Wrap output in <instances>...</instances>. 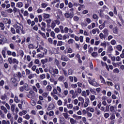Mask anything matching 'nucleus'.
Returning a JSON list of instances; mask_svg holds the SVG:
<instances>
[{
  "label": "nucleus",
  "mask_w": 124,
  "mask_h": 124,
  "mask_svg": "<svg viewBox=\"0 0 124 124\" xmlns=\"http://www.w3.org/2000/svg\"><path fill=\"white\" fill-rule=\"evenodd\" d=\"M48 71L54 77H56V75L59 74V70L57 69H54V68L52 66L49 67Z\"/></svg>",
  "instance_id": "nucleus-1"
},
{
  "label": "nucleus",
  "mask_w": 124,
  "mask_h": 124,
  "mask_svg": "<svg viewBox=\"0 0 124 124\" xmlns=\"http://www.w3.org/2000/svg\"><path fill=\"white\" fill-rule=\"evenodd\" d=\"M15 27L16 29V32L17 33H20V31H23V25L19 23H16L15 25Z\"/></svg>",
  "instance_id": "nucleus-2"
},
{
  "label": "nucleus",
  "mask_w": 124,
  "mask_h": 124,
  "mask_svg": "<svg viewBox=\"0 0 124 124\" xmlns=\"http://www.w3.org/2000/svg\"><path fill=\"white\" fill-rule=\"evenodd\" d=\"M64 16L65 18H70V19H72V18H73V16H74V15H73V12H70V13H66L64 14Z\"/></svg>",
  "instance_id": "nucleus-3"
},
{
  "label": "nucleus",
  "mask_w": 124,
  "mask_h": 124,
  "mask_svg": "<svg viewBox=\"0 0 124 124\" xmlns=\"http://www.w3.org/2000/svg\"><path fill=\"white\" fill-rule=\"evenodd\" d=\"M47 53V50H43L41 52V53H39L37 57L38 58H44V55H45V53Z\"/></svg>",
  "instance_id": "nucleus-4"
},
{
  "label": "nucleus",
  "mask_w": 124,
  "mask_h": 124,
  "mask_svg": "<svg viewBox=\"0 0 124 124\" xmlns=\"http://www.w3.org/2000/svg\"><path fill=\"white\" fill-rule=\"evenodd\" d=\"M0 109L2 111H3V112L4 114H7V112H8V110H7V108L5 107H4L3 106H1L0 107Z\"/></svg>",
  "instance_id": "nucleus-5"
},
{
  "label": "nucleus",
  "mask_w": 124,
  "mask_h": 124,
  "mask_svg": "<svg viewBox=\"0 0 124 124\" xmlns=\"http://www.w3.org/2000/svg\"><path fill=\"white\" fill-rule=\"evenodd\" d=\"M89 104H90V99L87 98L85 100V102L84 103V108H86V107H88V106H89Z\"/></svg>",
  "instance_id": "nucleus-6"
},
{
  "label": "nucleus",
  "mask_w": 124,
  "mask_h": 124,
  "mask_svg": "<svg viewBox=\"0 0 124 124\" xmlns=\"http://www.w3.org/2000/svg\"><path fill=\"white\" fill-rule=\"evenodd\" d=\"M88 82L90 85H92V86H94V84H95V81L91 79V78H89Z\"/></svg>",
  "instance_id": "nucleus-7"
},
{
  "label": "nucleus",
  "mask_w": 124,
  "mask_h": 124,
  "mask_svg": "<svg viewBox=\"0 0 124 124\" xmlns=\"http://www.w3.org/2000/svg\"><path fill=\"white\" fill-rule=\"evenodd\" d=\"M42 27L41 28V29L42 31H45L46 29L45 28H46V23L45 22H42L41 23Z\"/></svg>",
  "instance_id": "nucleus-8"
},
{
  "label": "nucleus",
  "mask_w": 124,
  "mask_h": 124,
  "mask_svg": "<svg viewBox=\"0 0 124 124\" xmlns=\"http://www.w3.org/2000/svg\"><path fill=\"white\" fill-rule=\"evenodd\" d=\"M54 108H55V105H54V104H50L47 108V110L50 111V110H52L54 109Z\"/></svg>",
  "instance_id": "nucleus-9"
},
{
  "label": "nucleus",
  "mask_w": 124,
  "mask_h": 124,
  "mask_svg": "<svg viewBox=\"0 0 124 124\" xmlns=\"http://www.w3.org/2000/svg\"><path fill=\"white\" fill-rule=\"evenodd\" d=\"M78 100L79 101H80V102H81V105H84V102L85 101L84 98H83L82 96H79L78 98Z\"/></svg>",
  "instance_id": "nucleus-10"
},
{
  "label": "nucleus",
  "mask_w": 124,
  "mask_h": 124,
  "mask_svg": "<svg viewBox=\"0 0 124 124\" xmlns=\"http://www.w3.org/2000/svg\"><path fill=\"white\" fill-rule=\"evenodd\" d=\"M92 31L93 34H95V33H96V32H97V33H99L100 32L99 29L97 28L93 29Z\"/></svg>",
  "instance_id": "nucleus-11"
},
{
  "label": "nucleus",
  "mask_w": 124,
  "mask_h": 124,
  "mask_svg": "<svg viewBox=\"0 0 124 124\" xmlns=\"http://www.w3.org/2000/svg\"><path fill=\"white\" fill-rule=\"evenodd\" d=\"M46 49H45L43 48V47L40 46V47H39V48H38L37 49V53H39V52H40V53H42L43 51H46Z\"/></svg>",
  "instance_id": "nucleus-12"
},
{
  "label": "nucleus",
  "mask_w": 124,
  "mask_h": 124,
  "mask_svg": "<svg viewBox=\"0 0 124 124\" xmlns=\"http://www.w3.org/2000/svg\"><path fill=\"white\" fill-rule=\"evenodd\" d=\"M63 116L66 120H69V115L67 112L63 113Z\"/></svg>",
  "instance_id": "nucleus-13"
},
{
  "label": "nucleus",
  "mask_w": 124,
  "mask_h": 124,
  "mask_svg": "<svg viewBox=\"0 0 124 124\" xmlns=\"http://www.w3.org/2000/svg\"><path fill=\"white\" fill-rule=\"evenodd\" d=\"M51 95L53 96L54 99H55V100H59V97H58L56 94H54L53 93H51Z\"/></svg>",
  "instance_id": "nucleus-14"
},
{
  "label": "nucleus",
  "mask_w": 124,
  "mask_h": 124,
  "mask_svg": "<svg viewBox=\"0 0 124 124\" xmlns=\"http://www.w3.org/2000/svg\"><path fill=\"white\" fill-rule=\"evenodd\" d=\"M2 124H10V121L9 120H2Z\"/></svg>",
  "instance_id": "nucleus-15"
},
{
  "label": "nucleus",
  "mask_w": 124,
  "mask_h": 124,
  "mask_svg": "<svg viewBox=\"0 0 124 124\" xmlns=\"http://www.w3.org/2000/svg\"><path fill=\"white\" fill-rule=\"evenodd\" d=\"M103 32L104 33L105 35H106L107 36H108V34H109V32L107 29H105L103 31Z\"/></svg>",
  "instance_id": "nucleus-16"
},
{
  "label": "nucleus",
  "mask_w": 124,
  "mask_h": 124,
  "mask_svg": "<svg viewBox=\"0 0 124 124\" xmlns=\"http://www.w3.org/2000/svg\"><path fill=\"white\" fill-rule=\"evenodd\" d=\"M46 90L48 92H51L52 91V86H51L50 85H47L46 87Z\"/></svg>",
  "instance_id": "nucleus-17"
},
{
  "label": "nucleus",
  "mask_w": 124,
  "mask_h": 124,
  "mask_svg": "<svg viewBox=\"0 0 124 124\" xmlns=\"http://www.w3.org/2000/svg\"><path fill=\"white\" fill-rule=\"evenodd\" d=\"M61 60H62V61H65V62H67V61H68L69 59L66 58V57H65V56L62 55L61 57Z\"/></svg>",
  "instance_id": "nucleus-18"
},
{
  "label": "nucleus",
  "mask_w": 124,
  "mask_h": 124,
  "mask_svg": "<svg viewBox=\"0 0 124 124\" xmlns=\"http://www.w3.org/2000/svg\"><path fill=\"white\" fill-rule=\"evenodd\" d=\"M27 114V111L26 110H23L21 112H20L19 113V116H23V115H26Z\"/></svg>",
  "instance_id": "nucleus-19"
},
{
  "label": "nucleus",
  "mask_w": 124,
  "mask_h": 124,
  "mask_svg": "<svg viewBox=\"0 0 124 124\" xmlns=\"http://www.w3.org/2000/svg\"><path fill=\"white\" fill-rule=\"evenodd\" d=\"M68 44H73L74 43V40L72 39H70L68 41H67Z\"/></svg>",
  "instance_id": "nucleus-20"
},
{
  "label": "nucleus",
  "mask_w": 124,
  "mask_h": 124,
  "mask_svg": "<svg viewBox=\"0 0 124 124\" xmlns=\"http://www.w3.org/2000/svg\"><path fill=\"white\" fill-rule=\"evenodd\" d=\"M87 110H89L90 112H92V113H93V112H94V108L92 107H88L87 108Z\"/></svg>",
  "instance_id": "nucleus-21"
},
{
  "label": "nucleus",
  "mask_w": 124,
  "mask_h": 124,
  "mask_svg": "<svg viewBox=\"0 0 124 124\" xmlns=\"http://www.w3.org/2000/svg\"><path fill=\"white\" fill-rule=\"evenodd\" d=\"M1 99H2V100H5V99H6V98H7V95H6V94H4V95H2L0 97Z\"/></svg>",
  "instance_id": "nucleus-22"
},
{
  "label": "nucleus",
  "mask_w": 124,
  "mask_h": 124,
  "mask_svg": "<svg viewBox=\"0 0 124 124\" xmlns=\"http://www.w3.org/2000/svg\"><path fill=\"white\" fill-rule=\"evenodd\" d=\"M41 62L43 63V64H45L46 62H48V59H45L41 60Z\"/></svg>",
  "instance_id": "nucleus-23"
},
{
  "label": "nucleus",
  "mask_w": 124,
  "mask_h": 124,
  "mask_svg": "<svg viewBox=\"0 0 124 124\" xmlns=\"http://www.w3.org/2000/svg\"><path fill=\"white\" fill-rule=\"evenodd\" d=\"M44 18H45V19H49V18H50V15L48 14H45L44 15Z\"/></svg>",
  "instance_id": "nucleus-24"
},
{
  "label": "nucleus",
  "mask_w": 124,
  "mask_h": 124,
  "mask_svg": "<svg viewBox=\"0 0 124 124\" xmlns=\"http://www.w3.org/2000/svg\"><path fill=\"white\" fill-rule=\"evenodd\" d=\"M22 122H23V118L21 117H19L17 119V123L18 124H21Z\"/></svg>",
  "instance_id": "nucleus-25"
},
{
  "label": "nucleus",
  "mask_w": 124,
  "mask_h": 124,
  "mask_svg": "<svg viewBox=\"0 0 124 124\" xmlns=\"http://www.w3.org/2000/svg\"><path fill=\"white\" fill-rule=\"evenodd\" d=\"M104 28H105V23H104L99 26V28L100 29V30H103Z\"/></svg>",
  "instance_id": "nucleus-26"
},
{
  "label": "nucleus",
  "mask_w": 124,
  "mask_h": 124,
  "mask_svg": "<svg viewBox=\"0 0 124 124\" xmlns=\"http://www.w3.org/2000/svg\"><path fill=\"white\" fill-rule=\"evenodd\" d=\"M101 82L103 84H104V85H106V82H105V80H104V78H103L101 76L100 77Z\"/></svg>",
  "instance_id": "nucleus-27"
},
{
  "label": "nucleus",
  "mask_w": 124,
  "mask_h": 124,
  "mask_svg": "<svg viewBox=\"0 0 124 124\" xmlns=\"http://www.w3.org/2000/svg\"><path fill=\"white\" fill-rule=\"evenodd\" d=\"M119 29L117 27H114L113 29V31L114 33H118Z\"/></svg>",
  "instance_id": "nucleus-28"
},
{
  "label": "nucleus",
  "mask_w": 124,
  "mask_h": 124,
  "mask_svg": "<svg viewBox=\"0 0 124 124\" xmlns=\"http://www.w3.org/2000/svg\"><path fill=\"white\" fill-rule=\"evenodd\" d=\"M77 95H78V93H77V91H75L74 94L72 96V98H75Z\"/></svg>",
  "instance_id": "nucleus-29"
},
{
  "label": "nucleus",
  "mask_w": 124,
  "mask_h": 124,
  "mask_svg": "<svg viewBox=\"0 0 124 124\" xmlns=\"http://www.w3.org/2000/svg\"><path fill=\"white\" fill-rule=\"evenodd\" d=\"M78 5H79L78 8V10H79V11H80L81 9H82V8H84V7H85V5L78 4Z\"/></svg>",
  "instance_id": "nucleus-30"
},
{
  "label": "nucleus",
  "mask_w": 124,
  "mask_h": 124,
  "mask_svg": "<svg viewBox=\"0 0 124 124\" xmlns=\"http://www.w3.org/2000/svg\"><path fill=\"white\" fill-rule=\"evenodd\" d=\"M90 98L91 101H93V100H94V99H95V96H94V95H91Z\"/></svg>",
  "instance_id": "nucleus-31"
},
{
  "label": "nucleus",
  "mask_w": 124,
  "mask_h": 124,
  "mask_svg": "<svg viewBox=\"0 0 124 124\" xmlns=\"http://www.w3.org/2000/svg\"><path fill=\"white\" fill-rule=\"evenodd\" d=\"M11 110L12 112H13L14 113L15 111V105H12L11 107Z\"/></svg>",
  "instance_id": "nucleus-32"
},
{
  "label": "nucleus",
  "mask_w": 124,
  "mask_h": 124,
  "mask_svg": "<svg viewBox=\"0 0 124 124\" xmlns=\"http://www.w3.org/2000/svg\"><path fill=\"white\" fill-rule=\"evenodd\" d=\"M113 73H120V70L118 68H115L113 70Z\"/></svg>",
  "instance_id": "nucleus-33"
},
{
  "label": "nucleus",
  "mask_w": 124,
  "mask_h": 124,
  "mask_svg": "<svg viewBox=\"0 0 124 124\" xmlns=\"http://www.w3.org/2000/svg\"><path fill=\"white\" fill-rule=\"evenodd\" d=\"M101 46H103L104 48H106V46H107V44L106 42L104 41L103 43H101Z\"/></svg>",
  "instance_id": "nucleus-34"
},
{
  "label": "nucleus",
  "mask_w": 124,
  "mask_h": 124,
  "mask_svg": "<svg viewBox=\"0 0 124 124\" xmlns=\"http://www.w3.org/2000/svg\"><path fill=\"white\" fill-rule=\"evenodd\" d=\"M73 73V70L72 69H70L68 70V75H72Z\"/></svg>",
  "instance_id": "nucleus-35"
},
{
  "label": "nucleus",
  "mask_w": 124,
  "mask_h": 124,
  "mask_svg": "<svg viewBox=\"0 0 124 124\" xmlns=\"http://www.w3.org/2000/svg\"><path fill=\"white\" fill-rule=\"evenodd\" d=\"M13 63H16V64H18L19 63V61H18V60H17V59L14 58L13 59Z\"/></svg>",
  "instance_id": "nucleus-36"
},
{
  "label": "nucleus",
  "mask_w": 124,
  "mask_h": 124,
  "mask_svg": "<svg viewBox=\"0 0 124 124\" xmlns=\"http://www.w3.org/2000/svg\"><path fill=\"white\" fill-rule=\"evenodd\" d=\"M29 49H34V46L32 44H31L28 46Z\"/></svg>",
  "instance_id": "nucleus-37"
},
{
  "label": "nucleus",
  "mask_w": 124,
  "mask_h": 124,
  "mask_svg": "<svg viewBox=\"0 0 124 124\" xmlns=\"http://www.w3.org/2000/svg\"><path fill=\"white\" fill-rule=\"evenodd\" d=\"M81 95L84 97H87V94L85 91H83L81 93Z\"/></svg>",
  "instance_id": "nucleus-38"
},
{
  "label": "nucleus",
  "mask_w": 124,
  "mask_h": 124,
  "mask_svg": "<svg viewBox=\"0 0 124 124\" xmlns=\"http://www.w3.org/2000/svg\"><path fill=\"white\" fill-rule=\"evenodd\" d=\"M15 101L16 103H19V102H20V100L18 99V96H15Z\"/></svg>",
  "instance_id": "nucleus-39"
},
{
  "label": "nucleus",
  "mask_w": 124,
  "mask_h": 124,
  "mask_svg": "<svg viewBox=\"0 0 124 124\" xmlns=\"http://www.w3.org/2000/svg\"><path fill=\"white\" fill-rule=\"evenodd\" d=\"M109 110L111 112H115V108L113 106H111Z\"/></svg>",
  "instance_id": "nucleus-40"
},
{
  "label": "nucleus",
  "mask_w": 124,
  "mask_h": 124,
  "mask_svg": "<svg viewBox=\"0 0 124 124\" xmlns=\"http://www.w3.org/2000/svg\"><path fill=\"white\" fill-rule=\"evenodd\" d=\"M77 93H82V89L80 88H78L77 89Z\"/></svg>",
  "instance_id": "nucleus-41"
},
{
  "label": "nucleus",
  "mask_w": 124,
  "mask_h": 124,
  "mask_svg": "<svg viewBox=\"0 0 124 124\" xmlns=\"http://www.w3.org/2000/svg\"><path fill=\"white\" fill-rule=\"evenodd\" d=\"M67 107L68 109H72L73 108V105L69 104V105H67Z\"/></svg>",
  "instance_id": "nucleus-42"
},
{
  "label": "nucleus",
  "mask_w": 124,
  "mask_h": 124,
  "mask_svg": "<svg viewBox=\"0 0 124 124\" xmlns=\"http://www.w3.org/2000/svg\"><path fill=\"white\" fill-rule=\"evenodd\" d=\"M39 33H40V34H41V35H42L43 37H44V38H46V35H45V33L41 32V31H39Z\"/></svg>",
  "instance_id": "nucleus-43"
},
{
  "label": "nucleus",
  "mask_w": 124,
  "mask_h": 124,
  "mask_svg": "<svg viewBox=\"0 0 124 124\" xmlns=\"http://www.w3.org/2000/svg\"><path fill=\"white\" fill-rule=\"evenodd\" d=\"M17 5L18 7H23V3L21 2H19L17 3Z\"/></svg>",
  "instance_id": "nucleus-44"
},
{
  "label": "nucleus",
  "mask_w": 124,
  "mask_h": 124,
  "mask_svg": "<svg viewBox=\"0 0 124 124\" xmlns=\"http://www.w3.org/2000/svg\"><path fill=\"white\" fill-rule=\"evenodd\" d=\"M39 77L40 79H41L42 80L43 79H45V77H46L45 74L40 75Z\"/></svg>",
  "instance_id": "nucleus-45"
},
{
  "label": "nucleus",
  "mask_w": 124,
  "mask_h": 124,
  "mask_svg": "<svg viewBox=\"0 0 124 124\" xmlns=\"http://www.w3.org/2000/svg\"><path fill=\"white\" fill-rule=\"evenodd\" d=\"M57 38L59 39V40H62V34H58L57 35Z\"/></svg>",
  "instance_id": "nucleus-46"
},
{
  "label": "nucleus",
  "mask_w": 124,
  "mask_h": 124,
  "mask_svg": "<svg viewBox=\"0 0 124 124\" xmlns=\"http://www.w3.org/2000/svg\"><path fill=\"white\" fill-rule=\"evenodd\" d=\"M97 52H93V53H92V57H97Z\"/></svg>",
  "instance_id": "nucleus-47"
},
{
  "label": "nucleus",
  "mask_w": 124,
  "mask_h": 124,
  "mask_svg": "<svg viewBox=\"0 0 124 124\" xmlns=\"http://www.w3.org/2000/svg\"><path fill=\"white\" fill-rule=\"evenodd\" d=\"M74 111H76L79 110V106H77L76 107H74L73 108Z\"/></svg>",
  "instance_id": "nucleus-48"
},
{
  "label": "nucleus",
  "mask_w": 124,
  "mask_h": 124,
  "mask_svg": "<svg viewBox=\"0 0 124 124\" xmlns=\"http://www.w3.org/2000/svg\"><path fill=\"white\" fill-rule=\"evenodd\" d=\"M26 75H30L31 74V71L28 69L25 70Z\"/></svg>",
  "instance_id": "nucleus-49"
},
{
  "label": "nucleus",
  "mask_w": 124,
  "mask_h": 124,
  "mask_svg": "<svg viewBox=\"0 0 124 124\" xmlns=\"http://www.w3.org/2000/svg\"><path fill=\"white\" fill-rule=\"evenodd\" d=\"M13 11H14V13H16V12H17V11H18V12H20V11H19V9H17V8H16V7H14Z\"/></svg>",
  "instance_id": "nucleus-50"
},
{
  "label": "nucleus",
  "mask_w": 124,
  "mask_h": 124,
  "mask_svg": "<svg viewBox=\"0 0 124 124\" xmlns=\"http://www.w3.org/2000/svg\"><path fill=\"white\" fill-rule=\"evenodd\" d=\"M64 79V77L62 76H61L59 78H58V81H62Z\"/></svg>",
  "instance_id": "nucleus-51"
},
{
  "label": "nucleus",
  "mask_w": 124,
  "mask_h": 124,
  "mask_svg": "<svg viewBox=\"0 0 124 124\" xmlns=\"http://www.w3.org/2000/svg\"><path fill=\"white\" fill-rule=\"evenodd\" d=\"M63 94H64V95L66 96L68 94V90H65L63 91Z\"/></svg>",
  "instance_id": "nucleus-52"
},
{
  "label": "nucleus",
  "mask_w": 124,
  "mask_h": 124,
  "mask_svg": "<svg viewBox=\"0 0 124 124\" xmlns=\"http://www.w3.org/2000/svg\"><path fill=\"white\" fill-rule=\"evenodd\" d=\"M8 61L10 64H12V63H13L12 58H9L8 59Z\"/></svg>",
  "instance_id": "nucleus-53"
},
{
  "label": "nucleus",
  "mask_w": 124,
  "mask_h": 124,
  "mask_svg": "<svg viewBox=\"0 0 124 124\" xmlns=\"http://www.w3.org/2000/svg\"><path fill=\"white\" fill-rule=\"evenodd\" d=\"M116 48L118 50V51H122V46L118 45Z\"/></svg>",
  "instance_id": "nucleus-54"
},
{
  "label": "nucleus",
  "mask_w": 124,
  "mask_h": 124,
  "mask_svg": "<svg viewBox=\"0 0 124 124\" xmlns=\"http://www.w3.org/2000/svg\"><path fill=\"white\" fill-rule=\"evenodd\" d=\"M99 37L101 39H103V38H105V37H104V35L102 33H100Z\"/></svg>",
  "instance_id": "nucleus-55"
},
{
  "label": "nucleus",
  "mask_w": 124,
  "mask_h": 124,
  "mask_svg": "<svg viewBox=\"0 0 124 124\" xmlns=\"http://www.w3.org/2000/svg\"><path fill=\"white\" fill-rule=\"evenodd\" d=\"M62 41H59L57 43V46H62Z\"/></svg>",
  "instance_id": "nucleus-56"
},
{
  "label": "nucleus",
  "mask_w": 124,
  "mask_h": 124,
  "mask_svg": "<svg viewBox=\"0 0 124 124\" xmlns=\"http://www.w3.org/2000/svg\"><path fill=\"white\" fill-rule=\"evenodd\" d=\"M69 31V29H68V28L65 27L64 28V32H65V33H68Z\"/></svg>",
  "instance_id": "nucleus-57"
},
{
  "label": "nucleus",
  "mask_w": 124,
  "mask_h": 124,
  "mask_svg": "<svg viewBox=\"0 0 124 124\" xmlns=\"http://www.w3.org/2000/svg\"><path fill=\"white\" fill-rule=\"evenodd\" d=\"M52 93H54V94H58V91L57 89H56V88L53 89Z\"/></svg>",
  "instance_id": "nucleus-58"
},
{
  "label": "nucleus",
  "mask_w": 124,
  "mask_h": 124,
  "mask_svg": "<svg viewBox=\"0 0 124 124\" xmlns=\"http://www.w3.org/2000/svg\"><path fill=\"white\" fill-rule=\"evenodd\" d=\"M57 104L58 105H59V106L62 105V100H59L57 102Z\"/></svg>",
  "instance_id": "nucleus-59"
},
{
  "label": "nucleus",
  "mask_w": 124,
  "mask_h": 124,
  "mask_svg": "<svg viewBox=\"0 0 124 124\" xmlns=\"http://www.w3.org/2000/svg\"><path fill=\"white\" fill-rule=\"evenodd\" d=\"M70 122L71 124H75V120H74V119H73V118H71L70 120Z\"/></svg>",
  "instance_id": "nucleus-60"
},
{
  "label": "nucleus",
  "mask_w": 124,
  "mask_h": 124,
  "mask_svg": "<svg viewBox=\"0 0 124 124\" xmlns=\"http://www.w3.org/2000/svg\"><path fill=\"white\" fill-rule=\"evenodd\" d=\"M60 123L61 124H64V119L60 118Z\"/></svg>",
  "instance_id": "nucleus-61"
},
{
  "label": "nucleus",
  "mask_w": 124,
  "mask_h": 124,
  "mask_svg": "<svg viewBox=\"0 0 124 124\" xmlns=\"http://www.w3.org/2000/svg\"><path fill=\"white\" fill-rule=\"evenodd\" d=\"M11 117H12L11 116V114H10V113L7 114V119H8L9 120H10L11 119Z\"/></svg>",
  "instance_id": "nucleus-62"
},
{
  "label": "nucleus",
  "mask_w": 124,
  "mask_h": 124,
  "mask_svg": "<svg viewBox=\"0 0 124 124\" xmlns=\"http://www.w3.org/2000/svg\"><path fill=\"white\" fill-rule=\"evenodd\" d=\"M23 88L25 91H28V84H25L24 86H23Z\"/></svg>",
  "instance_id": "nucleus-63"
},
{
  "label": "nucleus",
  "mask_w": 124,
  "mask_h": 124,
  "mask_svg": "<svg viewBox=\"0 0 124 124\" xmlns=\"http://www.w3.org/2000/svg\"><path fill=\"white\" fill-rule=\"evenodd\" d=\"M74 21H76V22H77V21H79V17L77 16H74Z\"/></svg>",
  "instance_id": "nucleus-64"
}]
</instances>
